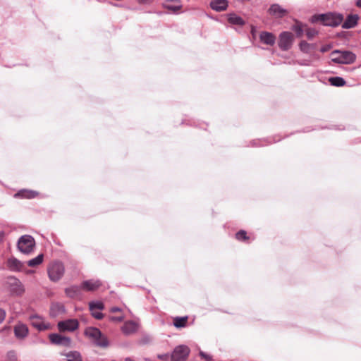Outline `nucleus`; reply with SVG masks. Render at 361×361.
<instances>
[{
	"label": "nucleus",
	"mask_w": 361,
	"mask_h": 361,
	"mask_svg": "<svg viewBox=\"0 0 361 361\" xmlns=\"http://www.w3.org/2000/svg\"><path fill=\"white\" fill-rule=\"evenodd\" d=\"M331 59L335 63L350 64L355 61V55L351 51L336 50L331 52Z\"/></svg>",
	"instance_id": "1"
},
{
	"label": "nucleus",
	"mask_w": 361,
	"mask_h": 361,
	"mask_svg": "<svg viewBox=\"0 0 361 361\" xmlns=\"http://www.w3.org/2000/svg\"><path fill=\"white\" fill-rule=\"evenodd\" d=\"M85 335L89 338L93 339L97 345L101 347H106L108 345V341L106 338L103 336L101 331L94 327H89L85 330Z\"/></svg>",
	"instance_id": "2"
},
{
	"label": "nucleus",
	"mask_w": 361,
	"mask_h": 361,
	"mask_svg": "<svg viewBox=\"0 0 361 361\" xmlns=\"http://www.w3.org/2000/svg\"><path fill=\"white\" fill-rule=\"evenodd\" d=\"M343 20V17L341 14L329 13L317 16V21H322L324 25L337 26L342 23Z\"/></svg>",
	"instance_id": "3"
},
{
	"label": "nucleus",
	"mask_w": 361,
	"mask_h": 361,
	"mask_svg": "<svg viewBox=\"0 0 361 361\" xmlns=\"http://www.w3.org/2000/svg\"><path fill=\"white\" fill-rule=\"evenodd\" d=\"M35 245V240L30 235H24L21 236L18 241V248L24 254L30 253L33 250Z\"/></svg>",
	"instance_id": "4"
},
{
	"label": "nucleus",
	"mask_w": 361,
	"mask_h": 361,
	"mask_svg": "<svg viewBox=\"0 0 361 361\" xmlns=\"http://www.w3.org/2000/svg\"><path fill=\"white\" fill-rule=\"evenodd\" d=\"M65 268L61 262H56L50 264L48 268V275L51 281H58L63 276Z\"/></svg>",
	"instance_id": "5"
},
{
	"label": "nucleus",
	"mask_w": 361,
	"mask_h": 361,
	"mask_svg": "<svg viewBox=\"0 0 361 361\" xmlns=\"http://www.w3.org/2000/svg\"><path fill=\"white\" fill-rule=\"evenodd\" d=\"M5 285L13 294L20 295L24 291L21 282L14 276L8 277L5 281Z\"/></svg>",
	"instance_id": "6"
},
{
	"label": "nucleus",
	"mask_w": 361,
	"mask_h": 361,
	"mask_svg": "<svg viewBox=\"0 0 361 361\" xmlns=\"http://www.w3.org/2000/svg\"><path fill=\"white\" fill-rule=\"evenodd\" d=\"M189 353L190 348L187 345H178L171 354V361H185Z\"/></svg>",
	"instance_id": "7"
},
{
	"label": "nucleus",
	"mask_w": 361,
	"mask_h": 361,
	"mask_svg": "<svg viewBox=\"0 0 361 361\" xmlns=\"http://www.w3.org/2000/svg\"><path fill=\"white\" fill-rule=\"evenodd\" d=\"M293 42V35L290 32H283L279 35V46L282 50L289 49Z\"/></svg>",
	"instance_id": "8"
},
{
	"label": "nucleus",
	"mask_w": 361,
	"mask_h": 361,
	"mask_svg": "<svg viewBox=\"0 0 361 361\" xmlns=\"http://www.w3.org/2000/svg\"><path fill=\"white\" fill-rule=\"evenodd\" d=\"M30 319L32 325L39 331H44L51 328L50 323L45 322L39 315H32L30 316Z\"/></svg>",
	"instance_id": "9"
},
{
	"label": "nucleus",
	"mask_w": 361,
	"mask_h": 361,
	"mask_svg": "<svg viewBox=\"0 0 361 361\" xmlns=\"http://www.w3.org/2000/svg\"><path fill=\"white\" fill-rule=\"evenodd\" d=\"M57 326L60 331H73L78 329V322L75 319H67L59 322Z\"/></svg>",
	"instance_id": "10"
},
{
	"label": "nucleus",
	"mask_w": 361,
	"mask_h": 361,
	"mask_svg": "<svg viewBox=\"0 0 361 361\" xmlns=\"http://www.w3.org/2000/svg\"><path fill=\"white\" fill-rule=\"evenodd\" d=\"M268 13L274 18H281L288 14V11L278 4H271Z\"/></svg>",
	"instance_id": "11"
},
{
	"label": "nucleus",
	"mask_w": 361,
	"mask_h": 361,
	"mask_svg": "<svg viewBox=\"0 0 361 361\" xmlns=\"http://www.w3.org/2000/svg\"><path fill=\"white\" fill-rule=\"evenodd\" d=\"M49 339L52 343L63 346H70L71 343L69 337L63 336L58 334H50Z\"/></svg>",
	"instance_id": "12"
},
{
	"label": "nucleus",
	"mask_w": 361,
	"mask_h": 361,
	"mask_svg": "<svg viewBox=\"0 0 361 361\" xmlns=\"http://www.w3.org/2000/svg\"><path fill=\"white\" fill-rule=\"evenodd\" d=\"M139 329V323L136 321H127L121 327L122 332L126 335H130L137 332Z\"/></svg>",
	"instance_id": "13"
},
{
	"label": "nucleus",
	"mask_w": 361,
	"mask_h": 361,
	"mask_svg": "<svg viewBox=\"0 0 361 361\" xmlns=\"http://www.w3.org/2000/svg\"><path fill=\"white\" fill-rule=\"evenodd\" d=\"M7 267L11 271H20L24 268V263L15 257H11L7 260Z\"/></svg>",
	"instance_id": "14"
},
{
	"label": "nucleus",
	"mask_w": 361,
	"mask_h": 361,
	"mask_svg": "<svg viewBox=\"0 0 361 361\" xmlns=\"http://www.w3.org/2000/svg\"><path fill=\"white\" fill-rule=\"evenodd\" d=\"M163 6L166 9L175 13L182 8V4L179 0H165Z\"/></svg>",
	"instance_id": "15"
},
{
	"label": "nucleus",
	"mask_w": 361,
	"mask_h": 361,
	"mask_svg": "<svg viewBox=\"0 0 361 361\" xmlns=\"http://www.w3.org/2000/svg\"><path fill=\"white\" fill-rule=\"evenodd\" d=\"M101 284L99 280L85 281L81 283V288L87 291H93L99 288Z\"/></svg>",
	"instance_id": "16"
},
{
	"label": "nucleus",
	"mask_w": 361,
	"mask_h": 361,
	"mask_svg": "<svg viewBox=\"0 0 361 361\" xmlns=\"http://www.w3.org/2000/svg\"><path fill=\"white\" fill-rule=\"evenodd\" d=\"M66 312L65 307L63 304L59 302L52 303L50 307V316L56 317L64 314Z\"/></svg>",
	"instance_id": "17"
},
{
	"label": "nucleus",
	"mask_w": 361,
	"mask_h": 361,
	"mask_svg": "<svg viewBox=\"0 0 361 361\" xmlns=\"http://www.w3.org/2000/svg\"><path fill=\"white\" fill-rule=\"evenodd\" d=\"M14 333L18 338H24L28 334V328L25 324L19 323L15 326Z\"/></svg>",
	"instance_id": "18"
},
{
	"label": "nucleus",
	"mask_w": 361,
	"mask_h": 361,
	"mask_svg": "<svg viewBox=\"0 0 361 361\" xmlns=\"http://www.w3.org/2000/svg\"><path fill=\"white\" fill-rule=\"evenodd\" d=\"M211 8L217 11H224L226 10L228 7V1L227 0H212L210 2Z\"/></svg>",
	"instance_id": "19"
},
{
	"label": "nucleus",
	"mask_w": 361,
	"mask_h": 361,
	"mask_svg": "<svg viewBox=\"0 0 361 361\" xmlns=\"http://www.w3.org/2000/svg\"><path fill=\"white\" fill-rule=\"evenodd\" d=\"M261 42L267 45H274L276 41L274 35L269 32H262L259 35Z\"/></svg>",
	"instance_id": "20"
},
{
	"label": "nucleus",
	"mask_w": 361,
	"mask_h": 361,
	"mask_svg": "<svg viewBox=\"0 0 361 361\" xmlns=\"http://www.w3.org/2000/svg\"><path fill=\"white\" fill-rule=\"evenodd\" d=\"M38 195V192L35 190H21L16 194H15V197H22L26 199H32Z\"/></svg>",
	"instance_id": "21"
},
{
	"label": "nucleus",
	"mask_w": 361,
	"mask_h": 361,
	"mask_svg": "<svg viewBox=\"0 0 361 361\" xmlns=\"http://www.w3.org/2000/svg\"><path fill=\"white\" fill-rule=\"evenodd\" d=\"M359 17L356 14L349 15L345 22L343 23L342 27L345 29L352 28L356 25Z\"/></svg>",
	"instance_id": "22"
},
{
	"label": "nucleus",
	"mask_w": 361,
	"mask_h": 361,
	"mask_svg": "<svg viewBox=\"0 0 361 361\" xmlns=\"http://www.w3.org/2000/svg\"><path fill=\"white\" fill-rule=\"evenodd\" d=\"M228 20L232 25L243 26L245 25V20L235 13H230L228 15Z\"/></svg>",
	"instance_id": "23"
},
{
	"label": "nucleus",
	"mask_w": 361,
	"mask_h": 361,
	"mask_svg": "<svg viewBox=\"0 0 361 361\" xmlns=\"http://www.w3.org/2000/svg\"><path fill=\"white\" fill-rule=\"evenodd\" d=\"M81 289V286L80 287L73 286L71 287L66 288L65 292L67 296H68L69 298H74L80 295Z\"/></svg>",
	"instance_id": "24"
},
{
	"label": "nucleus",
	"mask_w": 361,
	"mask_h": 361,
	"mask_svg": "<svg viewBox=\"0 0 361 361\" xmlns=\"http://www.w3.org/2000/svg\"><path fill=\"white\" fill-rule=\"evenodd\" d=\"M330 84L336 87H343L345 85V81L341 77H331L329 79Z\"/></svg>",
	"instance_id": "25"
},
{
	"label": "nucleus",
	"mask_w": 361,
	"mask_h": 361,
	"mask_svg": "<svg viewBox=\"0 0 361 361\" xmlns=\"http://www.w3.org/2000/svg\"><path fill=\"white\" fill-rule=\"evenodd\" d=\"M65 355L68 361H82L81 355L77 351L68 352Z\"/></svg>",
	"instance_id": "26"
},
{
	"label": "nucleus",
	"mask_w": 361,
	"mask_h": 361,
	"mask_svg": "<svg viewBox=\"0 0 361 361\" xmlns=\"http://www.w3.org/2000/svg\"><path fill=\"white\" fill-rule=\"evenodd\" d=\"M187 321L188 317H177L173 319V325L176 328H183L186 326Z\"/></svg>",
	"instance_id": "27"
},
{
	"label": "nucleus",
	"mask_w": 361,
	"mask_h": 361,
	"mask_svg": "<svg viewBox=\"0 0 361 361\" xmlns=\"http://www.w3.org/2000/svg\"><path fill=\"white\" fill-rule=\"evenodd\" d=\"M306 25L297 22L292 27V30L296 33L298 37H301L305 32Z\"/></svg>",
	"instance_id": "28"
},
{
	"label": "nucleus",
	"mask_w": 361,
	"mask_h": 361,
	"mask_svg": "<svg viewBox=\"0 0 361 361\" xmlns=\"http://www.w3.org/2000/svg\"><path fill=\"white\" fill-rule=\"evenodd\" d=\"M44 255L40 254L36 257L27 261V264L29 267H34L40 264L43 262Z\"/></svg>",
	"instance_id": "29"
},
{
	"label": "nucleus",
	"mask_w": 361,
	"mask_h": 361,
	"mask_svg": "<svg viewBox=\"0 0 361 361\" xmlns=\"http://www.w3.org/2000/svg\"><path fill=\"white\" fill-rule=\"evenodd\" d=\"M300 49L306 53H310L312 52L314 47L312 44H310L306 42H301L300 44Z\"/></svg>",
	"instance_id": "30"
},
{
	"label": "nucleus",
	"mask_w": 361,
	"mask_h": 361,
	"mask_svg": "<svg viewBox=\"0 0 361 361\" xmlns=\"http://www.w3.org/2000/svg\"><path fill=\"white\" fill-rule=\"evenodd\" d=\"M104 308V305L101 302H90V311L99 310Z\"/></svg>",
	"instance_id": "31"
},
{
	"label": "nucleus",
	"mask_w": 361,
	"mask_h": 361,
	"mask_svg": "<svg viewBox=\"0 0 361 361\" xmlns=\"http://www.w3.org/2000/svg\"><path fill=\"white\" fill-rule=\"evenodd\" d=\"M7 361H18L17 355L13 351H10L7 353L6 355Z\"/></svg>",
	"instance_id": "32"
},
{
	"label": "nucleus",
	"mask_w": 361,
	"mask_h": 361,
	"mask_svg": "<svg viewBox=\"0 0 361 361\" xmlns=\"http://www.w3.org/2000/svg\"><path fill=\"white\" fill-rule=\"evenodd\" d=\"M236 238L239 240L247 239V233L245 231H240L235 234Z\"/></svg>",
	"instance_id": "33"
},
{
	"label": "nucleus",
	"mask_w": 361,
	"mask_h": 361,
	"mask_svg": "<svg viewBox=\"0 0 361 361\" xmlns=\"http://www.w3.org/2000/svg\"><path fill=\"white\" fill-rule=\"evenodd\" d=\"M308 39H312L315 35V31L314 29H310L307 26L305 27V32Z\"/></svg>",
	"instance_id": "34"
},
{
	"label": "nucleus",
	"mask_w": 361,
	"mask_h": 361,
	"mask_svg": "<svg viewBox=\"0 0 361 361\" xmlns=\"http://www.w3.org/2000/svg\"><path fill=\"white\" fill-rule=\"evenodd\" d=\"M91 312H92V316L97 319H101L103 317L102 313L97 312L95 310H93V311H91Z\"/></svg>",
	"instance_id": "35"
},
{
	"label": "nucleus",
	"mask_w": 361,
	"mask_h": 361,
	"mask_svg": "<svg viewBox=\"0 0 361 361\" xmlns=\"http://www.w3.org/2000/svg\"><path fill=\"white\" fill-rule=\"evenodd\" d=\"M124 319V316L111 317L110 320L114 322H121Z\"/></svg>",
	"instance_id": "36"
},
{
	"label": "nucleus",
	"mask_w": 361,
	"mask_h": 361,
	"mask_svg": "<svg viewBox=\"0 0 361 361\" xmlns=\"http://www.w3.org/2000/svg\"><path fill=\"white\" fill-rule=\"evenodd\" d=\"M200 356H201L202 358L205 359V360H207V361H210V360H212V357H211L210 355H207V354L204 353V352H202V351H201V352L200 353Z\"/></svg>",
	"instance_id": "37"
},
{
	"label": "nucleus",
	"mask_w": 361,
	"mask_h": 361,
	"mask_svg": "<svg viewBox=\"0 0 361 361\" xmlns=\"http://www.w3.org/2000/svg\"><path fill=\"white\" fill-rule=\"evenodd\" d=\"M157 357L161 360L166 361L169 360V354H160L157 355Z\"/></svg>",
	"instance_id": "38"
},
{
	"label": "nucleus",
	"mask_w": 361,
	"mask_h": 361,
	"mask_svg": "<svg viewBox=\"0 0 361 361\" xmlns=\"http://www.w3.org/2000/svg\"><path fill=\"white\" fill-rule=\"evenodd\" d=\"M6 317V312L0 308V324L4 320Z\"/></svg>",
	"instance_id": "39"
},
{
	"label": "nucleus",
	"mask_w": 361,
	"mask_h": 361,
	"mask_svg": "<svg viewBox=\"0 0 361 361\" xmlns=\"http://www.w3.org/2000/svg\"><path fill=\"white\" fill-rule=\"evenodd\" d=\"M251 34H252V36L254 39L256 38V35H257V30H256V27L255 26H252L251 27Z\"/></svg>",
	"instance_id": "40"
},
{
	"label": "nucleus",
	"mask_w": 361,
	"mask_h": 361,
	"mask_svg": "<svg viewBox=\"0 0 361 361\" xmlns=\"http://www.w3.org/2000/svg\"><path fill=\"white\" fill-rule=\"evenodd\" d=\"M121 311H122V310L121 308H119V307H111L110 309V312H113V313L114 312H120Z\"/></svg>",
	"instance_id": "41"
},
{
	"label": "nucleus",
	"mask_w": 361,
	"mask_h": 361,
	"mask_svg": "<svg viewBox=\"0 0 361 361\" xmlns=\"http://www.w3.org/2000/svg\"><path fill=\"white\" fill-rule=\"evenodd\" d=\"M329 49H330V47L327 45V46L322 47L321 48V51L326 52V51H328Z\"/></svg>",
	"instance_id": "42"
},
{
	"label": "nucleus",
	"mask_w": 361,
	"mask_h": 361,
	"mask_svg": "<svg viewBox=\"0 0 361 361\" xmlns=\"http://www.w3.org/2000/svg\"><path fill=\"white\" fill-rule=\"evenodd\" d=\"M356 6L359 8H361V0H357L356 2Z\"/></svg>",
	"instance_id": "43"
},
{
	"label": "nucleus",
	"mask_w": 361,
	"mask_h": 361,
	"mask_svg": "<svg viewBox=\"0 0 361 361\" xmlns=\"http://www.w3.org/2000/svg\"><path fill=\"white\" fill-rule=\"evenodd\" d=\"M3 235H4V233H1V232H0V241H1V240H2V239H3V238H4V236H3Z\"/></svg>",
	"instance_id": "44"
},
{
	"label": "nucleus",
	"mask_w": 361,
	"mask_h": 361,
	"mask_svg": "<svg viewBox=\"0 0 361 361\" xmlns=\"http://www.w3.org/2000/svg\"><path fill=\"white\" fill-rule=\"evenodd\" d=\"M125 361H134L133 360H132L131 358L130 357H127Z\"/></svg>",
	"instance_id": "45"
},
{
	"label": "nucleus",
	"mask_w": 361,
	"mask_h": 361,
	"mask_svg": "<svg viewBox=\"0 0 361 361\" xmlns=\"http://www.w3.org/2000/svg\"><path fill=\"white\" fill-rule=\"evenodd\" d=\"M315 18H316V16L315 15L312 17V20H314Z\"/></svg>",
	"instance_id": "46"
},
{
	"label": "nucleus",
	"mask_w": 361,
	"mask_h": 361,
	"mask_svg": "<svg viewBox=\"0 0 361 361\" xmlns=\"http://www.w3.org/2000/svg\"><path fill=\"white\" fill-rule=\"evenodd\" d=\"M147 0H140V2H142V3H144Z\"/></svg>",
	"instance_id": "47"
}]
</instances>
